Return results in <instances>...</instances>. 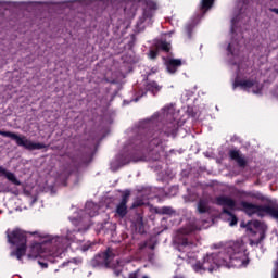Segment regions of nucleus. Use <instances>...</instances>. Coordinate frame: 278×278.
Masks as SVG:
<instances>
[{"label":"nucleus","instance_id":"nucleus-28","mask_svg":"<svg viewBox=\"0 0 278 278\" xmlns=\"http://www.w3.org/2000/svg\"><path fill=\"white\" fill-rule=\"evenodd\" d=\"M250 225H253V227H255L256 229H258V227H262V223L257 220L250 223Z\"/></svg>","mask_w":278,"mask_h":278},{"label":"nucleus","instance_id":"nucleus-27","mask_svg":"<svg viewBox=\"0 0 278 278\" xmlns=\"http://www.w3.org/2000/svg\"><path fill=\"white\" fill-rule=\"evenodd\" d=\"M8 173V169H5L4 167L0 166V177H5Z\"/></svg>","mask_w":278,"mask_h":278},{"label":"nucleus","instance_id":"nucleus-23","mask_svg":"<svg viewBox=\"0 0 278 278\" xmlns=\"http://www.w3.org/2000/svg\"><path fill=\"white\" fill-rule=\"evenodd\" d=\"M213 4H214V0H202L203 10H210V8H212Z\"/></svg>","mask_w":278,"mask_h":278},{"label":"nucleus","instance_id":"nucleus-8","mask_svg":"<svg viewBox=\"0 0 278 278\" xmlns=\"http://www.w3.org/2000/svg\"><path fill=\"white\" fill-rule=\"evenodd\" d=\"M241 207L248 216H253V214H257L258 216H264L268 214L271 218H275L278 223V205L276 204H265V205H256L251 202L242 201Z\"/></svg>","mask_w":278,"mask_h":278},{"label":"nucleus","instance_id":"nucleus-36","mask_svg":"<svg viewBox=\"0 0 278 278\" xmlns=\"http://www.w3.org/2000/svg\"><path fill=\"white\" fill-rule=\"evenodd\" d=\"M111 168L112 170H116V168L114 167V163L111 164Z\"/></svg>","mask_w":278,"mask_h":278},{"label":"nucleus","instance_id":"nucleus-31","mask_svg":"<svg viewBox=\"0 0 278 278\" xmlns=\"http://www.w3.org/2000/svg\"><path fill=\"white\" fill-rule=\"evenodd\" d=\"M39 264H40L41 268H48V266H49L47 263H42V262H39Z\"/></svg>","mask_w":278,"mask_h":278},{"label":"nucleus","instance_id":"nucleus-3","mask_svg":"<svg viewBox=\"0 0 278 278\" xmlns=\"http://www.w3.org/2000/svg\"><path fill=\"white\" fill-rule=\"evenodd\" d=\"M251 0H238L236 7L237 15L231 20V42L228 43L227 52L230 64H238L240 60V47L242 46V31L240 30V25H244L249 22V16H247V5H249Z\"/></svg>","mask_w":278,"mask_h":278},{"label":"nucleus","instance_id":"nucleus-16","mask_svg":"<svg viewBox=\"0 0 278 278\" xmlns=\"http://www.w3.org/2000/svg\"><path fill=\"white\" fill-rule=\"evenodd\" d=\"M181 66V60L179 59H170L166 62L167 71L173 75V73H177V68Z\"/></svg>","mask_w":278,"mask_h":278},{"label":"nucleus","instance_id":"nucleus-37","mask_svg":"<svg viewBox=\"0 0 278 278\" xmlns=\"http://www.w3.org/2000/svg\"><path fill=\"white\" fill-rule=\"evenodd\" d=\"M142 278H148L147 276H143Z\"/></svg>","mask_w":278,"mask_h":278},{"label":"nucleus","instance_id":"nucleus-21","mask_svg":"<svg viewBox=\"0 0 278 278\" xmlns=\"http://www.w3.org/2000/svg\"><path fill=\"white\" fill-rule=\"evenodd\" d=\"M134 162H148V160H160L159 156H147V155H142L141 157H132Z\"/></svg>","mask_w":278,"mask_h":278},{"label":"nucleus","instance_id":"nucleus-30","mask_svg":"<svg viewBox=\"0 0 278 278\" xmlns=\"http://www.w3.org/2000/svg\"><path fill=\"white\" fill-rule=\"evenodd\" d=\"M139 205H144L143 202H135L134 207H139Z\"/></svg>","mask_w":278,"mask_h":278},{"label":"nucleus","instance_id":"nucleus-7","mask_svg":"<svg viewBox=\"0 0 278 278\" xmlns=\"http://www.w3.org/2000/svg\"><path fill=\"white\" fill-rule=\"evenodd\" d=\"M7 238L9 244L17 247L16 251L11 252V256L21 261L27 251V236L25 231L21 229L7 230Z\"/></svg>","mask_w":278,"mask_h":278},{"label":"nucleus","instance_id":"nucleus-14","mask_svg":"<svg viewBox=\"0 0 278 278\" xmlns=\"http://www.w3.org/2000/svg\"><path fill=\"white\" fill-rule=\"evenodd\" d=\"M217 205H223L224 207H229V210H235L236 208V201L229 197H218L216 199Z\"/></svg>","mask_w":278,"mask_h":278},{"label":"nucleus","instance_id":"nucleus-10","mask_svg":"<svg viewBox=\"0 0 278 278\" xmlns=\"http://www.w3.org/2000/svg\"><path fill=\"white\" fill-rule=\"evenodd\" d=\"M99 212V205L94 202H87L85 205V211L79 212V216L75 218L78 223V231H88L90 228V218L97 216Z\"/></svg>","mask_w":278,"mask_h":278},{"label":"nucleus","instance_id":"nucleus-26","mask_svg":"<svg viewBox=\"0 0 278 278\" xmlns=\"http://www.w3.org/2000/svg\"><path fill=\"white\" fill-rule=\"evenodd\" d=\"M156 58H157V51L151 50V51H150V59H151V60H155Z\"/></svg>","mask_w":278,"mask_h":278},{"label":"nucleus","instance_id":"nucleus-35","mask_svg":"<svg viewBox=\"0 0 278 278\" xmlns=\"http://www.w3.org/2000/svg\"><path fill=\"white\" fill-rule=\"evenodd\" d=\"M73 262H75V264H81V260L73 258Z\"/></svg>","mask_w":278,"mask_h":278},{"label":"nucleus","instance_id":"nucleus-24","mask_svg":"<svg viewBox=\"0 0 278 278\" xmlns=\"http://www.w3.org/2000/svg\"><path fill=\"white\" fill-rule=\"evenodd\" d=\"M160 214H173V208L168 206H163L160 208Z\"/></svg>","mask_w":278,"mask_h":278},{"label":"nucleus","instance_id":"nucleus-33","mask_svg":"<svg viewBox=\"0 0 278 278\" xmlns=\"http://www.w3.org/2000/svg\"><path fill=\"white\" fill-rule=\"evenodd\" d=\"M129 278H138V275L136 273H132L129 275Z\"/></svg>","mask_w":278,"mask_h":278},{"label":"nucleus","instance_id":"nucleus-22","mask_svg":"<svg viewBox=\"0 0 278 278\" xmlns=\"http://www.w3.org/2000/svg\"><path fill=\"white\" fill-rule=\"evenodd\" d=\"M157 47L160 49H162L163 51H170V43L168 41H165V40H161L159 43H157Z\"/></svg>","mask_w":278,"mask_h":278},{"label":"nucleus","instance_id":"nucleus-12","mask_svg":"<svg viewBox=\"0 0 278 278\" xmlns=\"http://www.w3.org/2000/svg\"><path fill=\"white\" fill-rule=\"evenodd\" d=\"M157 9L155 2L152 0H146V8L143 9L142 17L140 18L141 23L144 21L152 18L155 10Z\"/></svg>","mask_w":278,"mask_h":278},{"label":"nucleus","instance_id":"nucleus-34","mask_svg":"<svg viewBox=\"0 0 278 278\" xmlns=\"http://www.w3.org/2000/svg\"><path fill=\"white\" fill-rule=\"evenodd\" d=\"M269 10H270V12H274L275 14H278V9L273 8V9H269Z\"/></svg>","mask_w":278,"mask_h":278},{"label":"nucleus","instance_id":"nucleus-17","mask_svg":"<svg viewBox=\"0 0 278 278\" xmlns=\"http://www.w3.org/2000/svg\"><path fill=\"white\" fill-rule=\"evenodd\" d=\"M198 212L199 214H205L206 212H210V202L207 199H201L198 202Z\"/></svg>","mask_w":278,"mask_h":278},{"label":"nucleus","instance_id":"nucleus-32","mask_svg":"<svg viewBox=\"0 0 278 278\" xmlns=\"http://www.w3.org/2000/svg\"><path fill=\"white\" fill-rule=\"evenodd\" d=\"M127 163L125 162H119L118 165H117V168H121V166H125Z\"/></svg>","mask_w":278,"mask_h":278},{"label":"nucleus","instance_id":"nucleus-15","mask_svg":"<svg viewBox=\"0 0 278 278\" xmlns=\"http://www.w3.org/2000/svg\"><path fill=\"white\" fill-rule=\"evenodd\" d=\"M230 157L231 160H236L238 166H240L241 168H244L247 166V160L244 159V156H242V154H240V151L231 150Z\"/></svg>","mask_w":278,"mask_h":278},{"label":"nucleus","instance_id":"nucleus-38","mask_svg":"<svg viewBox=\"0 0 278 278\" xmlns=\"http://www.w3.org/2000/svg\"><path fill=\"white\" fill-rule=\"evenodd\" d=\"M135 101H138V98Z\"/></svg>","mask_w":278,"mask_h":278},{"label":"nucleus","instance_id":"nucleus-25","mask_svg":"<svg viewBox=\"0 0 278 278\" xmlns=\"http://www.w3.org/2000/svg\"><path fill=\"white\" fill-rule=\"evenodd\" d=\"M262 240H264L263 235L260 237V240H257V241L250 240V247H257L260 244V242H262Z\"/></svg>","mask_w":278,"mask_h":278},{"label":"nucleus","instance_id":"nucleus-18","mask_svg":"<svg viewBox=\"0 0 278 278\" xmlns=\"http://www.w3.org/2000/svg\"><path fill=\"white\" fill-rule=\"evenodd\" d=\"M146 90L148 92H152V94H157V92H160V90H162V87L160 85H157V83L151 81V83L147 84Z\"/></svg>","mask_w":278,"mask_h":278},{"label":"nucleus","instance_id":"nucleus-2","mask_svg":"<svg viewBox=\"0 0 278 278\" xmlns=\"http://www.w3.org/2000/svg\"><path fill=\"white\" fill-rule=\"evenodd\" d=\"M248 264L247 247H244L242 241H235L230 242L219 252L206 254L202 262L192 264V268L195 273L201 270L214 273V270H218L220 266L225 268H242V266H248Z\"/></svg>","mask_w":278,"mask_h":278},{"label":"nucleus","instance_id":"nucleus-5","mask_svg":"<svg viewBox=\"0 0 278 278\" xmlns=\"http://www.w3.org/2000/svg\"><path fill=\"white\" fill-rule=\"evenodd\" d=\"M237 68V78L233 83V89L240 88L245 90V92H252L253 94H260L262 92V84L257 81L255 77H248L253 73V68L249 67V64L241 62L236 65Z\"/></svg>","mask_w":278,"mask_h":278},{"label":"nucleus","instance_id":"nucleus-9","mask_svg":"<svg viewBox=\"0 0 278 278\" xmlns=\"http://www.w3.org/2000/svg\"><path fill=\"white\" fill-rule=\"evenodd\" d=\"M0 136L15 140L17 147H23L27 151H40V149H47V144L34 142L25 137V135H17L16 132L0 130Z\"/></svg>","mask_w":278,"mask_h":278},{"label":"nucleus","instance_id":"nucleus-29","mask_svg":"<svg viewBox=\"0 0 278 278\" xmlns=\"http://www.w3.org/2000/svg\"><path fill=\"white\" fill-rule=\"evenodd\" d=\"M192 31V25H187L186 26V33L188 34L189 38H190V33Z\"/></svg>","mask_w":278,"mask_h":278},{"label":"nucleus","instance_id":"nucleus-19","mask_svg":"<svg viewBox=\"0 0 278 278\" xmlns=\"http://www.w3.org/2000/svg\"><path fill=\"white\" fill-rule=\"evenodd\" d=\"M4 177L8 179V181H11V184H13L14 186H21V182L18 178H16V175H14V173L7 170V174L4 175Z\"/></svg>","mask_w":278,"mask_h":278},{"label":"nucleus","instance_id":"nucleus-4","mask_svg":"<svg viewBox=\"0 0 278 278\" xmlns=\"http://www.w3.org/2000/svg\"><path fill=\"white\" fill-rule=\"evenodd\" d=\"M71 242H75V230H66L63 231L62 237H54L51 235H47L43 237L40 243H34L30 247V251L28 253L29 260H36V257H41L42 253H45L46 249L45 244H52L55 247L59 253H62L64 249H68Z\"/></svg>","mask_w":278,"mask_h":278},{"label":"nucleus","instance_id":"nucleus-1","mask_svg":"<svg viewBox=\"0 0 278 278\" xmlns=\"http://www.w3.org/2000/svg\"><path fill=\"white\" fill-rule=\"evenodd\" d=\"M177 129H179V112L170 104L150 119L140 123L139 135L129 141V148L161 153L164 151V136H175Z\"/></svg>","mask_w":278,"mask_h":278},{"label":"nucleus","instance_id":"nucleus-20","mask_svg":"<svg viewBox=\"0 0 278 278\" xmlns=\"http://www.w3.org/2000/svg\"><path fill=\"white\" fill-rule=\"evenodd\" d=\"M224 214H227L230 216V227H235V225H238V217H236L233 214H231V211L224 208Z\"/></svg>","mask_w":278,"mask_h":278},{"label":"nucleus","instance_id":"nucleus-13","mask_svg":"<svg viewBox=\"0 0 278 278\" xmlns=\"http://www.w3.org/2000/svg\"><path fill=\"white\" fill-rule=\"evenodd\" d=\"M127 203H129V192H126L122 197V201L116 206V214L119 218H125V216H127Z\"/></svg>","mask_w":278,"mask_h":278},{"label":"nucleus","instance_id":"nucleus-6","mask_svg":"<svg viewBox=\"0 0 278 278\" xmlns=\"http://www.w3.org/2000/svg\"><path fill=\"white\" fill-rule=\"evenodd\" d=\"M114 257H116L114 252L111 249H108L106 252L96 255L90 261V266H92V268H101V266H105V268H113L116 277H118V275L123 273L125 262L118 258L114 261Z\"/></svg>","mask_w":278,"mask_h":278},{"label":"nucleus","instance_id":"nucleus-11","mask_svg":"<svg viewBox=\"0 0 278 278\" xmlns=\"http://www.w3.org/2000/svg\"><path fill=\"white\" fill-rule=\"evenodd\" d=\"M199 229H201L199 228V226L191 224L187 228H182L177 232L176 240H178V243L181 244V247H188L190 242L188 241V238H186V236H190L192 231H197Z\"/></svg>","mask_w":278,"mask_h":278}]
</instances>
